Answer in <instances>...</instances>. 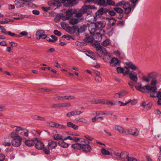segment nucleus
Here are the masks:
<instances>
[{
    "label": "nucleus",
    "instance_id": "28",
    "mask_svg": "<svg viewBox=\"0 0 161 161\" xmlns=\"http://www.w3.org/2000/svg\"><path fill=\"white\" fill-rule=\"evenodd\" d=\"M129 157V153L127 152H122L121 153V158L122 159L126 158L128 160Z\"/></svg>",
    "mask_w": 161,
    "mask_h": 161
},
{
    "label": "nucleus",
    "instance_id": "7",
    "mask_svg": "<svg viewBox=\"0 0 161 161\" xmlns=\"http://www.w3.org/2000/svg\"><path fill=\"white\" fill-rule=\"evenodd\" d=\"M12 139L11 141L12 145L15 147H19L21 144L22 138L20 137Z\"/></svg>",
    "mask_w": 161,
    "mask_h": 161
},
{
    "label": "nucleus",
    "instance_id": "22",
    "mask_svg": "<svg viewBox=\"0 0 161 161\" xmlns=\"http://www.w3.org/2000/svg\"><path fill=\"white\" fill-rule=\"evenodd\" d=\"M45 33V32L43 30H39L37 31L36 34V39H40Z\"/></svg>",
    "mask_w": 161,
    "mask_h": 161
},
{
    "label": "nucleus",
    "instance_id": "52",
    "mask_svg": "<svg viewBox=\"0 0 161 161\" xmlns=\"http://www.w3.org/2000/svg\"><path fill=\"white\" fill-rule=\"evenodd\" d=\"M0 29L1 30V32L5 34H7V31L3 26L0 25Z\"/></svg>",
    "mask_w": 161,
    "mask_h": 161
},
{
    "label": "nucleus",
    "instance_id": "12",
    "mask_svg": "<svg viewBox=\"0 0 161 161\" xmlns=\"http://www.w3.org/2000/svg\"><path fill=\"white\" fill-rule=\"evenodd\" d=\"M127 134L125 135L128 134H131L135 136H137L138 135V131L137 129L135 128H133L132 129L127 130Z\"/></svg>",
    "mask_w": 161,
    "mask_h": 161
},
{
    "label": "nucleus",
    "instance_id": "41",
    "mask_svg": "<svg viewBox=\"0 0 161 161\" xmlns=\"http://www.w3.org/2000/svg\"><path fill=\"white\" fill-rule=\"evenodd\" d=\"M51 108H61V103L53 104L51 105Z\"/></svg>",
    "mask_w": 161,
    "mask_h": 161
},
{
    "label": "nucleus",
    "instance_id": "46",
    "mask_svg": "<svg viewBox=\"0 0 161 161\" xmlns=\"http://www.w3.org/2000/svg\"><path fill=\"white\" fill-rule=\"evenodd\" d=\"M86 26H82L78 29V32L79 33H82L85 30Z\"/></svg>",
    "mask_w": 161,
    "mask_h": 161
},
{
    "label": "nucleus",
    "instance_id": "49",
    "mask_svg": "<svg viewBox=\"0 0 161 161\" xmlns=\"http://www.w3.org/2000/svg\"><path fill=\"white\" fill-rule=\"evenodd\" d=\"M83 14V13L82 12V10H81V9H80L79 11L76 14L75 17H80Z\"/></svg>",
    "mask_w": 161,
    "mask_h": 161
},
{
    "label": "nucleus",
    "instance_id": "11",
    "mask_svg": "<svg viewBox=\"0 0 161 161\" xmlns=\"http://www.w3.org/2000/svg\"><path fill=\"white\" fill-rule=\"evenodd\" d=\"M35 147L38 150L42 149L44 148V145L41 141H39L37 138V141H35Z\"/></svg>",
    "mask_w": 161,
    "mask_h": 161
},
{
    "label": "nucleus",
    "instance_id": "51",
    "mask_svg": "<svg viewBox=\"0 0 161 161\" xmlns=\"http://www.w3.org/2000/svg\"><path fill=\"white\" fill-rule=\"evenodd\" d=\"M106 104L108 106L111 107L115 105V103H114L112 101H106Z\"/></svg>",
    "mask_w": 161,
    "mask_h": 161
},
{
    "label": "nucleus",
    "instance_id": "16",
    "mask_svg": "<svg viewBox=\"0 0 161 161\" xmlns=\"http://www.w3.org/2000/svg\"><path fill=\"white\" fill-rule=\"evenodd\" d=\"M89 144V143H87L81 147V149L83 152L88 153L91 151L92 148Z\"/></svg>",
    "mask_w": 161,
    "mask_h": 161
},
{
    "label": "nucleus",
    "instance_id": "64",
    "mask_svg": "<svg viewBox=\"0 0 161 161\" xmlns=\"http://www.w3.org/2000/svg\"><path fill=\"white\" fill-rule=\"evenodd\" d=\"M117 25L118 26L122 27L124 26V23L123 21H119L117 23Z\"/></svg>",
    "mask_w": 161,
    "mask_h": 161
},
{
    "label": "nucleus",
    "instance_id": "19",
    "mask_svg": "<svg viewBox=\"0 0 161 161\" xmlns=\"http://www.w3.org/2000/svg\"><path fill=\"white\" fill-rule=\"evenodd\" d=\"M82 113V112L80 111H73L68 113L66 115L67 117H70L75 115H80Z\"/></svg>",
    "mask_w": 161,
    "mask_h": 161
},
{
    "label": "nucleus",
    "instance_id": "34",
    "mask_svg": "<svg viewBox=\"0 0 161 161\" xmlns=\"http://www.w3.org/2000/svg\"><path fill=\"white\" fill-rule=\"evenodd\" d=\"M10 136L13 139L20 137V136L17 133L14 131L11 133Z\"/></svg>",
    "mask_w": 161,
    "mask_h": 161
},
{
    "label": "nucleus",
    "instance_id": "38",
    "mask_svg": "<svg viewBox=\"0 0 161 161\" xmlns=\"http://www.w3.org/2000/svg\"><path fill=\"white\" fill-rule=\"evenodd\" d=\"M79 22V19L77 18H75L71 19L69 21V23L70 25H73L77 24Z\"/></svg>",
    "mask_w": 161,
    "mask_h": 161
},
{
    "label": "nucleus",
    "instance_id": "53",
    "mask_svg": "<svg viewBox=\"0 0 161 161\" xmlns=\"http://www.w3.org/2000/svg\"><path fill=\"white\" fill-rule=\"evenodd\" d=\"M120 97L124 96L127 93V92L124 90L120 92H119Z\"/></svg>",
    "mask_w": 161,
    "mask_h": 161
},
{
    "label": "nucleus",
    "instance_id": "13",
    "mask_svg": "<svg viewBox=\"0 0 161 161\" xmlns=\"http://www.w3.org/2000/svg\"><path fill=\"white\" fill-rule=\"evenodd\" d=\"M120 63V62L118 59L115 57L112 58L110 62V65L112 66H115L116 65L119 66Z\"/></svg>",
    "mask_w": 161,
    "mask_h": 161
},
{
    "label": "nucleus",
    "instance_id": "54",
    "mask_svg": "<svg viewBox=\"0 0 161 161\" xmlns=\"http://www.w3.org/2000/svg\"><path fill=\"white\" fill-rule=\"evenodd\" d=\"M55 48H52L47 49L46 51V53H51L55 51Z\"/></svg>",
    "mask_w": 161,
    "mask_h": 161
},
{
    "label": "nucleus",
    "instance_id": "29",
    "mask_svg": "<svg viewBox=\"0 0 161 161\" xmlns=\"http://www.w3.org/2000/svg\"><path fill=\"white\" fill-rule=\"evenodd\" d=\"M32 118L35 119L39 120L41 121H45V118L43 117L40 116L34 115H32Z\"/></svg>",
    "mask_w": 161,
    "mask_h": 161
},
{
    "label": "nucleus",
    "instance_id": "4",
    "mask_svg": "<svg viewBox=\"0 0 161 161\" xmlns=\"http://www.w3.org/2000/svg\"><path fill=\"white\" fill-rule=\"evenodd\" d=\"M65 2V0H53L49 2L48 4L51 6L59 7L62 5V3L64 4Z\"/></svg>",
    "mask_w": 161,
    "mask_h": 161
},
{
    "label": "nucleus",
    "instance_id": "32",
    "mask_svg": "<svg viewBox=\"0 0 161 161\" xmlns=\"http://www.w3.org/2000/svg\"><path fill=\"white\" fill-rule=\"evenodd\" d=\"M102 45L104 47H106L110 45L111 44L109 39H106L102 43Z\"/></svg>",
    "mask_w": 161,
    "mask_h": 161
},
{
    "label": "nucleus",
    "instance_id": "44",
    "mask_svg": "<svg viewBox=\"0 0 161 161\" xmlns=\"http://www.w3.org/2000/svg\"><path fill=\"white\" fill-rule=\"evenodd\" d=\"M131 101V99H129L128 101L127 102H126L125 103H124L120 101H118V103H119L118 104L120 106H125L127 104H128V103H130Z\"/></svg>",
    "mask_w": 161,
    "mask_h": 161
},
{
    "label": "nucleus",
    "instance_id": "58",
    "mask_svg": "<svg viewBox=\"0 0 161 161\" xmlns=\"http://www.w3.org/2000/svg\"><path fill=\"white\" fill-rule=\"evenodd\" d=\"M138 0H129V1L132 4V7L135 8L136 5V2Z\"/></svg>",
    "mask_w": 161,
    "mask_h": 161
},
{
    "label": "nucleus",
    "instance_id": "17",
    "mask_svg": "<svg viewBox=\"0 0 161 161\" xmlns=\"http://www.w3.org/2000/svg\"><path fill=\"white\" fill-rule=\"evenodd\" d=\"M37 141V138L36 137L31 140H26L25 142V144L28 147L33 146L35 144V141Z\"/></svg>",
    "mask_w": 161,
    "mask_h": 161
},
{
    "label": "nucleus",
    "instance_id": "10",
    "mask_svg": "<svg viewBox=\"0 0 161 161\" xmlns=\"http://www.w3.org/2000/svg\"><path fill=\"white\" fill-rule=\"evenodd\" d=\"M125 64L128 68L131 69L133 71L136 70H139L138 68L131 62H125Z\"/></svg>",
    "mask_w": 161,
    "mask_h": 161
},
{
    "label": "nucleus",
    "instance_id": "57",
    "mask_svg": "<svg viewBox=\"0 0 161 161\" xmlns=\"http://www.w3.org/2000/svg\"><path fill=\"white\" fill-rule=\"evenodd\" d=\"M57 123L53 122H51L48 123V125L50 127L56 128Z\"/></svg>",
    "mask_w": 161,
    "mask_h": 161
},
{
    "label": "nucleus",
    "instance_id": "42",
    "mask_svg": "<svg viewBox=\"0 0 161 161\" xmlns=\"http://www.w3.org/2000/svg\"><path fill=\"white\" fill-rule=\"evenodd\" d=\"M114 10L119 14L123 13V10L121 8L115 7L114 8Z\"/></svg>",
    "mask_w": 161,
    "mask_h": 161
},
{
    "label": "nucleus",
    "instance_id": "20",
    "mask_svg": "<svg viewBox=\"0 0 161 161\" xmlns=\"http://www.w3.org/2000/svg\"><path fill=\"white\" fill-rule=\"evenodd\" d=\"M95 47L96 48V50L97 51H99L102 54L105 53V52H106V50L99 44H95Z\"/></svg>",
    "mask_w": 161,
    "mask_h": 161
},
{
    "label": "nucleus",
    "instance_id": "61",
    "mask_svg": "<svg viewBox=\"0 0 161 161\" xmlns=\"http://www.w3.org/2000/svg\"><path fill=\"white\" fill-rule=\"evenodd\" d=\"M142 80L144 81L148 82L150 81V79L148 77H147L145 76H143L142 78Z\"/></svg>",
    "mask_w": 161,
    "mask_h": 161
},
{
    "label": "nucleus",
    "instance_id": "23",
    "mask_svg": "<svg viewBox=\"0 0 161 161\" xmlns=\"http://www.w3.org/2000/svg\"><path fill=\"white\" fill-rule=\"evenodd\" d=\"M50 37L52 38V39L48 37L46 39L47 41L50 42H55L58 39V37L54 35H52L50 36Z\"/></svg>",
    "mask_w": 161,
    "mask_h": 161
},
{
    "label": "nucleus",
    "instance_id": "40",
    "mask_svg": "<svg viewBox=\"0 0 161 161\" xmlns=\"http://www.w3.org/2000/svg\"><path fill=\"white\" fill-rule=\"evenodd\" d=\"M66 128V126L57 123L55 128L59 129H65Z\"/></svg>",
    "mask_w": 161,
    "mask_h": 161
},
{
    "label": "nucleus",
    "instance_id": "3",
    "mask_svg": "<svg viewBox=\"0 0 161 161\" xmlns=\"http://www.w3.org/2000/svg\"><path fill=\"white\" fill-rule=\"evenodd\" d=\"M91 9H96L97 8L92 5H88L82 7L81 9L83 14L86 13L88 14H90L92 13V11L90 10Z\"/></svg>",
    "mask_w": 161,
    "mask_h": 161
},
{
    "label": "nucleus",
    "instance_id": "56",
    "mask_svg": "<svg viewBox=\"0 0 161 161\" xmlns=\"http://www.w3.org/2000/svg\"><path fill=\"white\" fill-rule=\"evenodd\" d=\"M41 92H51L53 91L52 89L49 88H41L40 89Z\"/></svg>",
    "mask_w": 161,
    "mask_h": 161
},
{
    "label": "nucleus",
    "instance_id": "36",
    "mask_svg": "<svg viewBox=\"0 0 161 161\" xmlns=\"http://www.w3.org/2000/svg\"><path fill=\"white\" fill-rule=\"evenodd\" d=\"M53 138L55 140H63V136L59 134H56L53 135Z\"/></svg>",
    "mask_w": 161,
    "mask_h": 161
},
{
    "label": "nucleus",
    "instance_id": "6",
    "mask_svg": "<svg viewBox=\"0 0 161 161\" xmlns=\"http://www.w3.org/2000/svg\"><path fill=\"white\" fill-rule=\"evenodd\" d=\"M108 12V10L106 8H101L98 9L95 14L96 17L98 18L103 14H106Z\"/></svg>",
    "mask_w": 161,
    "mask_h": 161
},
{
    "label": "nucleus",
    "instance_id": "21",
    "mask_svg": "<svg viewBox=\"0 0 161 161\" xmlns=\"http://www.w3.org/2000/svg\"><path fill=\"white\" fill-rule=\"evenodd\" d=\"M114 129L118 131L119 132L122 133L123 134H127L126 131L124 130V129L121 126L116 125L114 127Z\"/></svg>",
    "mask_w": 161,
    "mask_h": 161
},
{
    "label": "nucleus",
    "instance_id": "27",
    "mask_svg": "<svg viewBox=\"0 0 161 161\" xmlns=\"http://www.w3.org/2000/svg\"><path fill=\"white\" fill-rule=\"evenodd\" d=\"M93 3L97 4L100 6H105L106 5L105 0H94Z\"/></svg>",
    "mask_w": 161,
    "mask_h": 161
},
{
    "label": "nucleus",
    "instance_id": "5",
    "mask_svg": "<svg viewBox=\"0 0 161 161\" xmlns=\"http://www.w3.org/2000/svg\"><path fill=\"white\" fill-rule=\"evenodd\" d=\"M123 8L124 9L125 13L127 14L130 13L132 8H134L132 7V5L130 4V3L126 2L123 6Z\"/></svg>",
    "mask_w": 161,
    "mask_h": 161
},
{
    "label": "nucleus",
    "instance_id": "8",
    "mask_svg": "<svg viewBox=\"0 0 161 161\" xmlns=\"http://www.w3.org/2000/svg\"><path fill=\"white\" fill-rule=\"evenodd\" d=\"M104 33L103 32H96V34H94L92 36L93 39L95 41L99 42L102 40V37Z\"/></svg>",
    "mask_w": 161,
    "mask_h": 161
},
{
    "label": "nucleus",
    "instance_id": "43",
    "mask_svg": "<svg viewBox=\"0 0 161 161\" xmlns=\"http://www.w3.org/2000/svg\"><path fill=\"white\" fill-rule=\"evenodd\" d=\"M125 0H122L116 3L115 5L116 7L121 6H123L125 4Z\"/></svg>",
    "mask_w": 161,
    "mask_h": 161
},
{
    "label": "nucleus",
    "instance_id": "15",
    "mask_svg": "<svg viewBox=\"0 0 161 161\" xmlns=\"http://www.w3.org/2000/svg\"><path fill=\"white\" fill-rule=\"evenodd\" d=\"M77 27L76 26L70 27L69 26L67 27L66 31L70 34H74L77 30Z\"/></svg>",
    "mask_w": 161,
    "mask_h": 161
},
{
    "label": "nucleus",
    "instance_id": "55",
    "mask_svg": "<svg viewBox=\"0 0 161 161\" xmlns=\"http://www.w3.org/2000/svg\"><path fill=\"white\" fill-rule=\"evenodd\" d=\"M95 80L97 82H100L102 81V78L99 75L98 76H95Z\"/></svg>",
    "mask_w": 161,
    "mask_h": 161
},
{
    "label": "nucleus",
    "instance_id": "1",
    "mask_svg": "<svg viewBox=\"0 0 161 161\" xmlns=\"http://www.w3.org/2000/svg\"><path fill=\"white\" fill-rule=\"evenodd\" d=\"M135 88L136 90L143 92L148 93L152 92L150 94V96L152 97H155L156 96L155 93L157 92V88L155 86H152L147 85L142 86L141 85L139 86H136Z\"/></svg>",
    "mask_w": 161,
    "mask_h": 161
},
{
    "label": "nucleus",
    "instance_id": "9",
    "mask_svg": "<svg viewBox=\"0 0 161 161\" xmlns=\"http://www.w3.org/2000/svg\"><path fill=\"white\" fill-rule=\"evenodd\" d=\"M129 76L130 80L134 82H137L138 80L137 73L134 71L131 72L129 74Z\"/></svg>",
    "mask_w": 161,
    "mask_h": 161
},
{
    "label": "nucleus",
    "instance_id": "47",
    "mask_svg": "<svg viewBox=\"0 0 161 161\" xmlns=\"http://www.w3.org/2000/svg\"><path fill=\"white\" fill-rule=\"evenodd\" d=\"M116 70L118 73H123L125 71L124 69L121 67H117Z\"/></svg>",
    "mask_w": 161,
    "mask_h": 161
},
{
    "label": "nucleus",
    "instance_id": "35",
    "mask_svg": "<svg viewBox=\"0 0 161 161\" xmlns=\"http://www.w3.org/2000/svg\"><path fill=\"white\" fill-rule=\"evenodd\" d=\"M75 120L76 121L78 122L80 121L84 123H87L88 121L87 120L83 118H80V117H77L75 119Z\"/></svg>",
    "mask_w": 161,
    "mask_h": 161
},
{
    "label": "nucleus",
    "instance_id": "26",
    "mask_svg": "<svg viewBox=\"0 0 161 161\" xmlns=\"http://www.w3.org/2000/svg\"><path fill=\"white\" fill-rule=\"evenodd\" d=\"M86 37L83 39V41L87 43H91L93 42L92 39L88 34H86Z\"/></svg>",
    "mask_w": 161,
    "mask_h": 161
},
{
    "label": "nucleus",
    "instance_id": "50",
    "mask_svg": "<svg viewBox=\"0 0 161 161\" xmlns=\"http://www.w3.org/2000/svg\"><path fill=\"white\" fill-rule=\"evenodd\" d=\"M107 3L108 5L114 6L115 3L112 0H107Z\"/></svg>",
    "mask_w": 161,
    "mask_h": 161
},
{
    "label": "nucleus",
    "instance_id": "62",
    "mask_svg": "<svg viewBox=\"0 0 161 161\" xmlns=\"http://www.w3.org/2000/svg\"><path fill=\"white\" fill-rule=\"evenodd\" d=\"M66 96H60L58 97V100H59L64 101L66 99Z\"/></svg>",
    "mask_w": 161,
    "mask_h": 161
},
{
    "label": "nucleus",
    "instance_id": "39",
    "mask_svg": "<svg viewBox=\"0 0 161 161\" xmlns=\"http://www.w3.org/2000/svg\"><path fill=\"white\" fill-rule=\"evenodd\" d=\"M101 151L102 153L104 155H109L112 154V153H110L109 151L107 150L104 148L101 149Z\"/></svg>",
    "mask_w": 161,
    "mask_h": 161
},
{
    "label": "nucleus",
    "instance_id": "14",
    "mask_svg": "<svg viewBox=\"0 0 161 161\" xmlns=\"http://www.w3.org/2000/svg\"><path fill=\"white\" fill-rule=\"evenodd\" d=\"M57 143L54 141H49L47 145V147L49 149H54L57 146Z\"/></svg>",
    "mask_w": 161,
    "mask_h": 161
},
{
    "label": "nucleus",
    "instance_id": "2",
    "mask_svg": "<svg viewBox=\"0 0 161 161\" xmlns=\"http://www.w3.org/2000/svg\"><path fill=\"white\" fill-rule=\"evenodd\" d=\"M106 22L103 20L97 21L94 23L95 27L97 30H99L100 32H105V31L103 29L106 25Z\"/></svg>",
    "mask_w": 161,
    "mask_h": 161
},
{
    "label": "nucleus",
    "instance_id": "18",
    "mask_svg": "<svg viewBox=\"0 0 161 161\" xmlns=\"http://www.w3.org/2000/svg\"><path fill=\"white\" fill-rule=\"evenodd\" d=\"M76 0H65L64 3L66 7H72L76 3Z\"/></svg>",
    "mask_w": 161,
    "mask_h": 161
},
{
    "label": "nucleus",
    "instance_id": "33",
    "mask_svg": "<svg viewBox=\"0 0 161 161\" xmlns=\"http://www.w3.org/2000/svg\"><path fill=\"white\" fill-rule=\"evenodd\" d=\"M72 147L75 150H78L81 149V147L79 143L73 144L72 145Z\"/></svg>",
    "mask_w": 161,
    "mask_h": 161
},
{
    "label": "nucleus",
    "instance_id": "30",
    "mask_svg": "<svg viewBox=\"0 0 161 161\" xmlns=\"http://www.w3.org/2000/svg\"><path fill=\"white\" fill-rule=\"evenodd\" d=\"M72 11H69V10H68L66 11V15L64 16V18L65 19H70L72 17V13L71 12Z\"/></svg>",
    "mask_w": 161,
    "mask_h": 161
},
{
    "label": "nucleus",
    "instance_id": "24",
    "mask_svg": "<svg viewBox=\"0 0 161 161\" xmlns=\"http://www.w3.org/2000/svg\"><path fill=\"white\" fill-rule=\"evenodd\" d=\"M64 140H63L59 141L58 144L61 147L64 148H67L69 147V144L66 143L64 141Z\"/></svg>",
    "mask_w": 161,
    "mask_h": 161
},
{
    "label": "nucleus",
    "instance_id": "48",
    "mask_svg": "<svg viewBox=\"0 0 161 161\" xmlns=\"http://www.w3.org/2000/svg\"><path fill=\"white\" fill-rule=\"evenodd\" d=\"M7 34L12 36H15L16 37H20V36L19 35L15 34L14 33H12L10 31H9L8 32H7Z\"/></svg>",
    "mask_w": 161,
    "mask_h": 161
},
{
    "label": "nucleus",
    "instance_id": "60",
    "mask_svg": "<svg viewBox=\"0 0 161 161\" xmlns=\"http://www.w3.org/2000/svg\"><path fill=\"white\" fill-rule=\"evenodd\" d=\"M97 30H97L95 27V28H91L90 31V32L91 34H92L93 36H94V34H96V32Z\"/></svg>",
    "mask_w": 161,
    "mask_h": 161
},
{
    "label": "nucleus",
    "instance_id": "25",
    "mask_svg": "<svg viewBox=\"0 0 161 161\" xmlns=\"http://www.w3.org/2000/svg\"><path fill=\"white\" fill-rule=\"evenodd\" d=\"M67 126L69 127L73 128L75 130H77L78 128V125L73 124L71 122H68L67 123Z\"/></svg>",
    "mask_w": 161,
    "mask_h": 161
},
{
    "label": "nucleus",
    "instance_id": "59",
    "mask_svg": "<svg viewBox=\"0 0 161 161\" xmlns=\"http://www.w3.org/2000/svg\"><path fill=\"white\" fill-rule=\"evenodd\" d=\"M53 33L54 34L58 36H60L61 35V32L57 30H55L54 31Z\"/></svg>",
    "mask_w": 161,
    "mask_h": 161
},
{
    "label": "nucleus",
    "instance_id": "37",
    "mask_svg": "<svg viewBox=\"0 0 161 161\" xmlns=\"http://www.w3.org/2000/svg\"><path fill=\"white\" fill-rule=\"evenodd\" d=\"M116 22V19L114 18H112L109 20L108 25L110 26H113L115 24Z\"/></svg>",
    "mask_w": 161,
    "mask_h": 161
},
{
    "label": "nucleus",
    "instance_id": "63",
    "mask_svg": "<svg viewBox=\"0 0 161 161\" xmlns=\"http://www.w3.org/2000/svg\"><path fill=\"white\" fill-rule=\"evenodd\" d=\"M43 152L45 153L47 155H48L50 154V152L48 148H44L43 149Z\"/></svg>",
    "mask_w": 161,
    "mask_h": 161
},
{
    "label": "nucleus",
    "instance_id": "31",
    "mask_svg": "<svg viewBox=\"0 0 161 161\" xmlns=\"http://www.w3.org/2000/svg\"><path fill=\"white\" fill-rule=\"evenodd\" d=\"M81 147L84 146L87 143H90L89 142L81 138L80 140V143H79Z\"/></svg>",
    "mask_w": 161,
    "mask_h": 161
},
{
    "label": "nucleus",
    "instance_id": "45",
    "mask_svg": "<svg viewBox=\"0 0 161 161\" xmlns=\"http://www.w3.org/2000/svg\"><path fill=\"white\" fill-rule=\"evenodd\" d=\"M61 108L69 107L71 106L70 103H61Z\"/></svg>",
    "mask_w": 161,
    "mask_h": 161
}]
</instances>
